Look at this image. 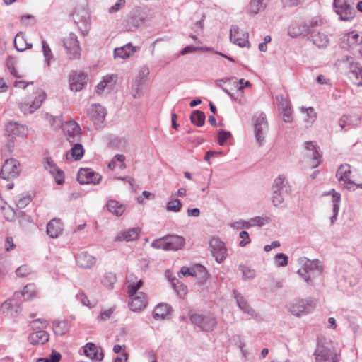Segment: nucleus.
<instances>
[{
	"instance_id": "nucleus-1",
	"label": "nucleus",
	"mask_w": 362,
	"mask_h": 362,
	"mask_svg": "<svg viewBox=\"0 0 362 362\" xmlns=\"http://www.w3.org/2000/svg\"><path fill=\"white\" fill-rule=\"evenodd\" d=\"M315 362H339L341 354L332 339L321 336L318 337L314 353Z\"/></svg>"
},
{
	"instance_id": "nucleus-2",
	"label": "nucleus",
	"mask_w": 362,
	"mask_h": 362,
	"mask_svg": "<svg viewBox=\"0 0 362 362\" xmlns=\"http://www.w3.org/2000/svg\"><path fill=\"white\" fill-rule=\"evenodd\" d=\"M71 15L83 35H86L90 26L91 16L88 0H71Z\"/></svg>"
},
{
	"instance_id": "nucleus-3",
	"label": "nucleus",
	"mask_w": 362,
	"mask_h": 362,
	"mask_svg": "<svg viewBox=\"0 0 362 362\" xmlns=\"http://www.w3.org/2000/svg\"><path fill=\"white\" fill-rule=\"evenodd\" d=\"M272 194L271 201L274 207L285 209L287 207V200L291 195V187L283 175L278 176L272 187Z\"/></svg>"
},
{
	"instance_id": "nucleus-4",
	"label": "nucleus",
	"mask_w": 362,
	"mask_h": 362,
	"mask_svg": "<svg viewBox=\"0 0 362 362\" xmlns=\"http://www.w3.org/2000/svg\"><path fill=\"white\" fill-rule=\"evenodd\" d=\"M339 45L340 48L356 57L362 56V34H359L356 30L343 35Z\"/></svg>"
},
{
	"instance_id": "nucleus-5",
	"label": "nucleus",
	"mask_w": 362,
	"mask_h": 362,
	"mask_svg": "<svg viewBox=\"0 0 362 362\" xmlns=\"http://www.w3.org/2000/svg\"><path fill=\"white\" fill-rule=\"evenodd\" d=\"M46 93L43 90L39 89L32 95L24 98L18 104V107L24 115L33 113L39 109L46 98Z\"/></svg>"
},
{
	"instance_id": "nucleus-6",
	"label": "nucleus",
	"mask_w": 362,
	"mask_h": 362,
	"mask_svg": "<svg viewBox=\"0 0 362 362\" xmlns=\"http://www.w3.org/2000/svg\"><path fill=\"white\" fill-rule=\"evenodd\" d=\"M322 266L318 259L307 260L298 270L297 274L308 284L322 272Z\"/></svg>"
},
{
	"instance_id": "nucleus-7",
	"label": "nucleus",
	"mask_w": 362,
	"mask_h": 362,
	"mask_svg": "<svg viewBox=\"0 0 362 362\" xmlns=\"http://www.w3.org/2000/svg\"><path fill=\"white\" fill-rule=\"evenodd\" d=\"M28 129L25 126L16 122H9L6 127L5 136L7 138L8 144L5 148L8 152L13 151L14 141L16 137L24 139L27 136Z\"/></svg>"
},
{
	"instance_id": "nucleus-8",
	"label": "nucleus",
	"mask_w": 362,
	"mask_h": 362,
	"mask_svg": "<svg viewBox=\"0 0 362 362\" xmlns=\"http://www.w3.org/2000/svg\"><path fill=\"white\" fill-rule=\"evenodd\" d=\"M316 306L313 298L294 299L288 305L289 311L296 316L301 317L312 312Z\"/></svg>"
},
{
	"instance_id": "nucleus-9",
	"label": "nucleus",
	"mask_w": 362,
	"mask_h": 362,
	"mask_svg": "<svg viewBox=\"0 0 362 362\" xmlns=\"http://www.w3.org/2000/svg\"><path fill=\"white\" fill-rule=\"evenodd\" d=\"M334 11L342 21H351L356 16V10L349 0H333Z\"/></svg>"
},
{
	"instance_id": "nucleus-10",
	"label": "nucleus",
	"mask_w": 362,
	"mask_h": 362,
	"mask_svg": "<svg viewBox=\"0 0 362 362\" xmlns=\"http://www.w3.org/2000/svg\"><path fill=\"white\" fill-rule=\"evenodd\" d=\"M252 122L255 139L261 146L269 129L266 115L263 112L256 113L252 117Z\"/></svg>"
},
{
	"instance_id": "nucleus-11",
	"label": "nucleus",
	"mask_w": 362,
	"mask_h": 362,
	"mask_svg": "<svg viewBox=\"0 0 362 362\" xmlns=\"http://www.w3.org/2000/svg\"><path fill=\"white\" fill-rule=\"evenodd\" d=\"M341 62L347 64L349 69V77L352 80L353 83L357 86H362V66L358 63L354 61L351 56H346L343 57Z\"/></svg>"
},
{
	"instance_id": "nucleus-12",
	"label": "nucleus",
	"mask_w": 362,
	"mask_h": 362,
	"mask_svg": "<svg viewBox=\"0 0 362 362\" xmlns=\"http://www.w3.org/2000/svg\"><path fill=\"white\" fill-rule=\"evenodd\" d=\"M190 320L193 324L206 332L212 331L216 325L215 317L211 315L193 313L190 315Z\"/></svg>"
},
{
	"instance_id": "nucleus-13",
	"label": "nucleus",
	"mask_w": 362,
	"mask_h": 362,
	"mask_svg": "<svg viewBox=\"0 0 362 362\" xmlns=\"http://www.w3.org/2000/svg\"><path fill=\"white\" fill-rule=\"evenodd\" d=\"M64 47L66 50L69 59H79L81 56V47L77 36L71 33L68 37L64 40Z\"/></svg>"
},
{
	"instance_id": "nucleus-14",
	"label": "nucleus",
	"mask_w": 362,
	"mask_h": 362,
	"mask_svg": "<svg viewBox=\"0 0 362 362\" xmlns=\"http://www.w3.org/2000/svg\"><path fill=\"white\" fill-rule=\"evenodd\" d=\"M20 163L16 159H7L3 164L0 175L4 180L16 178L20 174Z\"/></svg>"
},
{
	"instance_id": "nucleus-15",
	"label": "nucleus",
	"mask_w": 362,
	"mask_h": 362,
	"mask_svg": "<svg viewBox=\"0 0 362 362\" xmlns=\"http://www.w3.org/2000/svg\"><path fill=\"white\" fill-rule=\"evenodd\" d=\"M209 247L213 257L218 263H222L226 258L227 249L225 243L217 238L210 240Z\"/></svg>"
},
{
	"instance_id": "nucleus-16",
	"label": "nucleus",
	"mask_w": 362,
	"mask_h": 362,
	"mask_svg": "<svg viewBox=\"0 0 362 362\" xmlns=\"http://www.w3.org/2000/svg\"><path fill=\"white\" fill-rule=\"evenodd\" d=\"M4 313L8 315L16 317L22 310V301L20 297L16 296V292L12 298L7 300L1 306Z\"/></svg>"
},
{
	"instance_id": "nucleus-17",
	"label": "nucleus",
	"mask_w": 362,
	"mask_h": 362,
	"mask_svg": "<svg viewBox=\"0 0 362 362\" xmlns=\"http://www.w3.org/2000/svg\"><path fill=\"white\" fill-rule=\"evenodd\" d=\"M184 276H193L195 277L199 283H203L207 279V272L206 268L200 264H197L192 267H182L179 273Z\"/></svg>"
},
{
	"instance_id": "nucleus-18",
	"label": "nucleus",
	"mask_w": 362,
	"mask_h": 362,
	"mask_svg": "<svg viewBox=\"0 0 362 362\" xmlns=\"http://www.w3.org/2000/svg\"><path fill=\"white\" fill-rule=\"evenodd\" d=\"M351 174V166L349 164H341L337 169L336 177L341 185L348 189H351L350 185H355L354 180L350 178Z\"/></svg>"
},
{
	"instance_id": "nucleus-19",
	"label": "nucleus",
	"mask_w": 362,
	"mask_h": 362,
	"mask_svg": "<svg viewBox=\"0 0 362 362\" xmlns=\"http://www.w3.org/2000/svg\"><path fill=\"white\" fill-rule=\"evenodd\" d=\"M101 175L90 169H80L78 173L77 180L81 184H98L101 180Z\"/></svg>"
},
{
	"instance_id": "nucleus-20",
	"label": "nucleus",
	"mask_w": 362,
	"mask_h": 362,
	"mask_svg": "<svg viewBox=\"0 0 362 362\" xmlns=\"http://www.w3.org/2000/svg\"><path fill=\"white\" fill-rule=\"evenodd\" d=\"M230 41L241 47H249L248 34L240 30L239 28L236 25H232L230 30Z\"/></svg>"
},
{
	"instance_id": "nucleus-21",
	"label": "nucleus",
	"mask_w": 362,
	"mask_h": 362,
	"mask_svg": "<svg viewBox=\"0 0 362 362\" xmlns=\"http://www.w3.org/2000/svg\"><path fill=\"white\" fill-rule=\"evenodd\" d=\"M308 34H309V25L304 21H292L288 28V35L291 37L305 36Z\"/></svg>"
},
{
	"instance_id": "nucleus-22",
	"label": "nucleus",
	"mask_w": 362,
	"mask_h": 362,
	"mask_svg": "<svg viewBox=\"0 0 362 362\" xmlns=\"http://www.w3.org/2000/svg\"><path fill=\"white\" fill-rule=\"evenodd\" d=\"M141 232V229L139 227L125 229L118 233L117 235L115 237L114 240L116 242L134 241L139 238Z\"/></svg>"
},
{
	"instance_id": "nucleus-23",
	"label": "nucleus",
	"mask_w": 362,
	"mask_h": 362,
	"mask_svg": "<svg viewBox=\"0 0 362 362\" xmlns=\"http://www.w3.org/2000/svg\"><path fill=\"white\" fill-rule=\"evenodd\" d=\"M166 250L177 251L184 247L185 239L177 235H168L165 236Z\"/></svg>"
},
{
	"instance_id": "nucleus-24",
	"label": "nucleus",
	"mask_w": 362,
	"mask_h": 362,
	"mask_svg": "<svg viewBox=\"0 0 362 362\" xmlns=\"http://www.w3.org/2000/svg\"><path fill=\"white\" fill-rule=\"evenodd\" d=\"M45 168L49 170L58 185H62L64 182V172L57 167L51 158H45Z\"/></svg>"
},
{
	"instance_id": "nucleus-25",
	"label": "nucleus",
	"mask_w": 362,
	"mask_h": 362,
	"mask_svg": "<svg viewBox=\"0 0 362 362\" xmlns=\"http://www.w3.org/2000/svg\"><path fill=\"white\" fill-rule=\"evenodd\" d=\"M129 296L131 300L129 303V307L132 311L139 312L146 306L147 299L144 293H139L134 296L132 295Z\"/></svg>"
},
{
	"instance_id": "nucleus-26",
	"label": "nucleus",
	"mask_w": 362,
	"mask_h": 362,
	"mask_svg": "<svg viewBox=\"0 0 362 362\" xmlns=\"http://www.w3.org/2000/svg\"><path fill=\"white\" fill-rule=\"evenodd\" d=\"M305 148L311 153L310 156L313 157L312 167H317L322 163V154L317 144L315 141H306Z\"/></svg>"
},
{
	"instance_id": "nucleus-27",
	"label": "nucleus",
	"mask_w": 362,
	"mask_h": 362,
	"mask_svg": "<svg viewBox=\"0 0 362 362\" xmlns=\"http://www.w3.org/2000/svg\"><path fill=\"white\" fill-rule=\"evenodd\" d=\"M138 49L139 48L137 47L133 46L132 43L129 42L124 46L117 47L114 49V58L127 59Z\"/></svg>"
},
{
	"instance_id": "nucleus-28",
	"label": "nucleus",
	"mask_w": 362,
	"mask_h": 362,
	"mask_svg": "<svg viewBox=\"0 0 362 362\" xmlns=\"http://www.w3.org/2000/svg\"><path fill=\"white\" fill-rule=\"evenodd\" d=\"M76 261L78 266L83 269H90L96 263L95 257L87 252L78 253L76 257Z\"/></svg>"
},
{
	"instance_id": "nucleus-29",
	"label": "nucleus",
	"mask_w": 362,
	"mask_h": 362,
	"mask_svg": "<svg viewBox=\"0 0 362 362\" xmlns=\"http://www.w3.org/2000/svg\"><path fill=\"white\" fill-rule=\"evenodd\" d=\"M106 114V110L99 104L93 105L89 112V116L95 124L103 123Z\"/></svg>"
},
{
	"instance_id": "nucleus-30",
	"label": "nucleus",
	"mask_w": 362,
	"mask_h": 362,
	"mask_svg": "<svg viewBox=\"0 0 362 362\" xmlns=\"http://www.w3.org/2000/svg\"><path fill=\"white\" fill-rule=\"evenodd\" d=\"M310 34V40L318 48H325L329 45V37L325 33L313 31Z\"/></svg>"
},
{
	"instance_id": "nucleus-31",
	"label": "nucleus",
	"mask_w": 362,
	"mask_h": 362,
	"mask_svg": "<svg viewBox=\"0 0 362 362\" xmlns=\"http://www.w3.org/2000/svg\"><path fill=\"white\" fill-rule=\"evenodd\" d=\"M83 351L85 355L92 360L95 359L100 361H102L104 357L101 349L91 342L87 343L85 345Z\"/></svg>"
},
{
	"instance_id": "nucleus-32",
	"label": "nucleus",
	"mask_w": 362,
	"mask_h": 362,
	"mask_svg": "<svg viewBox=\"0 0 362 362\" xmlns=\"http://www.w3.org/2000/svg\"><path fill=\"white\" fill-rule=\"evenodd\" d=\"M63 231V224L59 218H53L47 225V233L52 238H58Z\"/></svg>"
},
{
	"instance_id": "nucleus-33",
	"label": "nucleus",
	"mask_w": 362,
	"mask_h": 362,
	"mask_svg": "<svg viewBox=\"0 0 362 362\" xmlns=\"http://www.w3.org/2000/svg\"><path fill=\"white\" fill-rule=\"evenodd\" d=\"M66 132L68 135V139L70 142L78 141L81 134L80 126L74 121L66 122Z\"/></svg>"
},
{
	"instance_id": "nucleus-34",
	"label": "nucleus",
	"mask_w": 362,
	"mask_h": 362,
	"mask_svg": "<svg viewBox=\"0 0 362 362\" xmlns=\"http://www.w3.org/2000/svg\"><path fill=\"white\" fill-rule=\"evenodd\" d=\"M70 88L73 91L81 90L86 83V76L83 73H79L70 76Z\"/></svg>"
},
{
	"instance_id": "nucleus-35",
	"label": "nucleus",
	"mask_w": 362,
	"mask_h": 362,
	"mask_svg": "<svg viewBox=\"0 0 362 362\" xmlns=\"http://www.w3.org/2000/svg\"><path fill=\"white\" fill-rule=\"evenodd\" d=\"M233 293L235 298L236 299L237 305L240 309L249 316L255 317L256 315L255 311L250 306L245 298L236 291H234Z\"/></svg>"
},
{
	"instance_id": "nucleus-36",
	"label": "nucleus",
	"mask_w": 362,
	"mask_h": 362,
	"mask_svg": "<svg viewBox=\"0 0 362 362\" xmlns=\"http://www.w3.org/2000/svg\"><path fill=\"white\" fill-rule=\"evenodd\" d=\"M49 333L44 330L34 332L28 337V341L33 345L44 344L49 341Z\"/></svg>"
},
{
	"instance_id": "nucleus-37",
	"label": "nucleus",
	"mask_w": 362,
	"mask_h": 362,
	"mask_svg": "<svg viewBox=\"0 0 362 362\" xmlns=\"http://www.w3.org/2000/svg\"><path fill=\"white\" fill-rule=\"evenodd\" d=\"M269 0H250L249 2L247 11L250 14H257L264 11Z\"/></svg>"
},
{
	"instance_id": "nucleus-38",
	"label": "nucleus",
	"mask_w": 362,
	"mask_h": 362,
	"mask_svg": "<svg viewBox=\"0 0 362 362\" xmlns=\"http://www.w3.org/2000/svg\"><path fill=\"white\" fill-rule=\"evenodd\" d=\"M37 290L34 284H29L26 285L21 291L16 292V296L24 298V300H30L37 296Z\"/></svg>"
},
{
	"instance_id": "nucleus-39",
	"label": "nucleus",
	"mask_w": 362,
	"mask_h": 362,
	"mask_svg": "<svg viewBox=\"0 0 362 362\" xmlns=\"http://www.w3.org/2000/svg\"><path fill=\"white\" fill-rule=\"evenodd\" d=\"M106 206L108 211L116 216H121L126 210V206L115 199L107 201Z\"/></svg>"
},
{
	"instance_id": "nucleus-40",
	"label": "nucleus",
	"mask_w": 362,
	"mask_h": 362,
	"mask_svg": "<svg viewBox=\"0 0 362 362\" xmlns=\"http://www.w3.org/2000/svg\"><path fill=\"white\" fill-rule=\"evenodd\" d=\"M83 154V146L80 144H74L73 147L66 153V157L67 160H78L82 158Z\"/></svg>"
},
{
	"instance_id": "nucleus-41",
	"label": "nucleus",
	"mask_w": 362,
	"mask_h": 362,
	"mask_svg": "<svg viewBox=\"0 0 362 362\" xmlns=\"http://www.w3.org/2000/svg\"><path fill=\"white\" fill-rule=\"evenodd\" d=\"M170 307L166 303H160L153 310V316L156 320H163L169 314Z\"/></svg>"
},
{
	"instance_id": "nucleus-42",
	"label": "nucleus",
	"mask_w": 362,
	"mask_h": 362,
	"mask_svg": "<svg viewBox=\"0 0 362 362\" xmlns=\"http://www.w3.org/2000/svg\"><path fill=\"white\" fill-rule=\"evenodd\" d=\"M16 49L19 52L25 51L27 49H30L33 46L31 43L26 42L24 35L22 33H18L14 40Z\"/></svg>"
},
{
	"instance_id": "nucleus-43",
	"label": "nucleus",
	"mask_w": 362,
	"mask_h": 362,
	"mask_svg": "<svg viewBox=\"0 0 362 362\" xmlns=\"http://www.w3.org/2000/svg\"><path fill=\"white\" fill-rule=\"evenodd\" d=\"M170 197L171 200L166 203L165 210L167 211L175 213L180 211L182 207L181 202L179 199H175V194H172Z\"/></svg>"
},
{
	"instance_id": "nucleus-44",
	"label": "nucleus",
	"mask_w": 362,
	"mask_h": 362,
	"mask_svg": "<svg viewBox=\"0 0 362 362\" xmlns=\"http://www.w3.org/2000/svg\"><path fill=\"white\" fill-rule=\"evenodd\" d=\"M359 118L357 116L343 115L339 120V125L343 129L346 126H356L359 122Z\"/></svg>"
},
{
	"instance_id": "nucleus-45",
	"label": "nucleus",
	"mask_w": 362,
	"mask_h": 362,
	"mask_svg": "<svg viewBox=\"0 0 362 362\" xmlns=\"http://www.w3.org/2000/svg\"><path fill=\"white\" fill-rule=\"evenodd\" d=\"M116 281V275L110 272H105L101 278L102 284L107 289H112Z\"/></svg>"
},
{
	"instance_id": "nucleus-46",
	"label": "nucleus",
	"mask_w": 362,
	"mask_h": 362,
	"mask_svg": "<svg viewBox=\"0 0 362 362\" xmlns=\"http://www.w3.org/2000/svg\"><path fill=\"white\" fill-rule=\"evenodd\" d=\"M191 122L197 127H202L205 122V115L199 110H194L190 115Z\"/></svg>"
},
{
	"instance_id": "nucleus-47",
	"label": "nucleus",
	"mask_w": 362,
	"mask_h": 362,
	"mask_svg": "<svg viewBox=\"0 0 362 362\" xmlns=\"http://www.w3.org/2000/svg\"><path fill=\"white\" fill-rule=\"evenodd\" d=\"M42 49L43 56L45 58V62L47 67L50 66L51 61L54 58L51 48L45 40L42 41Z\"/></svg>"
},
{
	"instance_id": "nucleus-48",
	"label": "nucleus",
	"mask_w": 362,
	"mask_h": 362,
	"mask_svg": "<svg viewBox=\"0 0 362 362\" xmlns=\"http://www.w3.org/2000/svg\"><path fill=\"white\" fill-rule=\"evenodd\" d=\"M68 326L66 321H57L53 322V331L55 334L62 336L68 332Z\"/></svg>"
},
{
	"instance_id": "nucleus-49",
	"label": "nucleus",
	"mask_w": 362,
	"mask_h": 362,
	"mask_svg": "<svg viewBox=\"0 0 362 362\" xmlns=\"http://www.w3.org/2000/svg\"><path fill=\"white\" fill-rule=\"evenodd\" d=\"M114 76L112 75H107L104 76L102 81L96 86V92L100 94L107 86L113 85Z\"/></svg>"
},
{
	"instance_id": "nucleus-50",
	"label": "nucleus",
	"mask_w": 362,
	"mask_h": 362,
	"mask_svg": "<svg viewBox=\"0 0 362 362\" xmlns=\"http://www.w3.org/2000/svg\"><path fill=\"white\" fill-rule=\"evenodd\" d=\"M238 269L242 272L243 274V279L244 280H249L254 279L256 276V272L255 269L250 268L248 266L240 264L238 267Z\"/></svg>"
},
{
	"instance_id": "nucleus-51",
	"label": "nucleus",
	"mask_w": 362,
	"mask_h": 362,
	"mask_svg": "<svg viewBox=\"0 0 362 362\" xmlns=\"http://www.w3.org/2000/svg\"><path fill=\"white\" fill-rule=\"evenodd\" d=\"M276 99L278 102L279 107L281 110L291 108L290 101L287 98H284L282 95H277Z\"/></svg>"
},
{
	"instance_id": "nucleus-52",
	"label": "nucleus",
	"mask_w": 362,
	"mask_h": 362,
	"mask_svg": "<svg viewBox=\"0 0 362 362\" xmlns=\"http://www.w3.org/2000/svg\"><path fill=\"white\" fill-rule=\"evenodd\" d=\"M275 264L277 267H285L288 264V257L284 253H278L274 257Z\"/></svg>"
},
{
	"instance_id": "nucleus-53",
	"label": "nucleus",
	"mask_w": 362,
	"mask_h": 362,
	"mask_svg": "<svg viewBox=\"0 0 362 362\" xmlns=\"http://www.w3.org/2000/svg\"><path fill=\"white\" fill-rule=\"evenodd\" d=\"M300 110L302 112L305 113L307 118L310 122H313L317 118V113L313 107H301Z\"/></svg>"
},
{
	"instance_id": "nucleus-54",
	"label": "nucleus",
	"mask_w": 362,
	"mask_h": 362,
	"mask_svg": "<svg viewBox=\"0 0 362 362\" xmlns=\"http://www.w3.org/2000/svg\"><path fill=\"white\" fill-rule=\"evenodd\" d=\"M332 203H333V213L335 215H338L339 211V204L341 200L340 194L338 192H335L334 190L332 191Z\"/></svg>"
},
{
	"instance_id": "nucleus-55",
	"label": "nucleus",
	"mask_w": 362,
	"mask_h": 362,
	"mask_svg": "<svg viewBox=\"0 0 362 362\" xmlns=\"http://www.w3.org/2000/svg\"><path fill=\"white\" fill-rule=\"evenodd\" d=\"M76 298L77 300L81 302L83 305L87 306L91 308L93 305H91L90 300H88L87 296L82 291H79L76 296Z\"/></svg>"
},
{
	"instance_id": "nucleus-56",
	"label": "nucleus",
	"mask_w": 362,
	"mask_h": 362,
	"mask_svg": "<svg viewBox=\"0 0 362 362\" xmlns=\"http://www.w3.org/2000/svg\"><path fill=\"white\" fill-rule=\"evenodd\" d=\"M149 74V69L147 66H143L139 71V73L136 77V81L138 83H140L144 79L147 78Z\"/></svg>"
},
{
	"instance_id": "nucleus-57",
	"label": "nucleus",
	"mask_w": 362,
	"mask_h": 362,
	"mask_svg": "<svg viewBox=\"0 0 362 362\" xmlns=\"http://www.w3.org/2000/svg\"><path fill=\"white\" fill-rule=\"evenodd\" d=\"M125 0H118L114 5L110 6L108 9L109 13H115L125 6Z\"/></svg>"
},
{
	"instance_id": "nucleus-58",
	"label": "nucleus",
	"mask_w": 362,
	"mask_h": 362,
	"mask_svg": "<svg viewBox=\"0 0 362 362\" xmlns=\"http://www.w3.org/2000/svg\"><path fill=\"white\" fill-rule=\"evenodd\" d=\"M231 136V134L230 132L221 130L218 134V144L221 146H223L226 141L228 140Z\"/></svg>"
},
{
	"instance_id": "nucleus-59",
	"label": "nucleus",
	"mask_w": 362,
	"mask_h": 362,
	"mask_svg": "<svg viewBox=\"0 0 362 362\" xmlns=\"http://www.w3.org/2000/svg\"><path fill=\"white\" fill-rule=\"evenodd\" d=\"M31 201L30 196H23L16 200V206L19 209L25 207Z\"/></svg>"
},
{
	"instance_id": "nucleus-60",
	"label": "nucleus",
	"mask_w": 362,
	"mask_h": 362,
	"mask_svg": "<svg viewBox=\"0 0 362 362\" xmlns=\"http://www.w3.org/2000/svg\"><path fill=\"white\" fill-rule=\"evenodd\" d=\"M31 272L30 268L27 265H22L17 268L16 273L18 276L25 277L30 274Z\"/></svg>"
},
{
	"instance_id": "nucleus-61",
	"label": "nucleus",
	"mask_w": 362,
	"mask_h": 362,
	"mask_svg": "<svg viewBox=\"0 0 362 362\" xmlns=\"http://www.w3.org/2000/svg\"><path fill=\"white\" fill-rule=\"evenodd\" d=\"M114 313V309L112 308L105 310H102L99 316L98 317V320L106 321L110 318L112 313Z\"/></svg>"
},
{
	"instance_id": "nucleus-62",
	"label": "nucleus",
	"mask_w": 362,
	"mask_h": 362,
	"mask_svg": "<svg viewBox=\"0 0 362 362\" xmlns=\"http://www.w3.org/2000/svg\"><path fill=\"white\" fill-rule=\"evenodd\" d=\"M239 237L242 239L239 243V245L242 247L246 246L251 241L249 233L247 231H241L239 234Z\"/></svg>"
},
{
	"instance_id": "nucleus-63",
	"label": "nucleus",
	"mask_w": 362,
	"mask_h": 362,
	"mask_svg": "<svg viewBox=\"0 0 362 362\" xmlns=\"http://www.w3.org/2000/svg\"><path fill=\"white\" fill-rule=\"evenodd\" d=\"M31 325L37 329L46 328L48 326V322L44 319H35L31 322Z\"/></svg>"
},
{
	"instance_id": "nucleus-64",
	"label": "nucleus",
	"mask_w": 362,
	"mask_h": 362,
	"mask_svg": "<svg viewBox=\"0 0 362 362\" xmlns=\"http://www.w3.org/2000/svg\"><path fill=\"white\" fill-rule=\"evenodd\" d=\"M151 246L155 249H163L166 250L165 237L153 240L151 243Z\"/></svg>"
}]
</instances>
